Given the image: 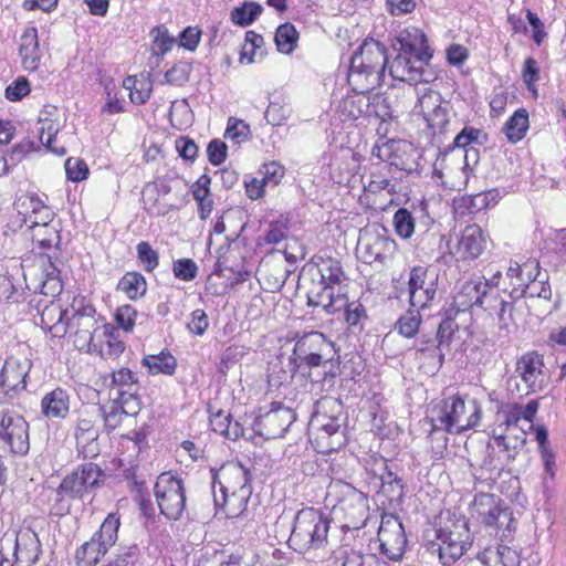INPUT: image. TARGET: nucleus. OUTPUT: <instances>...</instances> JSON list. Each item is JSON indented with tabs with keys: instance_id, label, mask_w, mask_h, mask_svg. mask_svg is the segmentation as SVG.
<instances>
[{
	"instance_id": "13d9d810",
	"label": "nucleus",
	"mask_w": 566,
	"mask_h": 566,
	"mask_svg": "<svg viewBox=\"0 0 566 566\" xmlns=\"http://www.w3.org/2000/svg\"><path fill=\"white\" fill-rule=\"evenodd\" d=\"M153 43L157 50V54H166L171 50L176 40L168 32V29L165 25L155 27L151 30Z\"/></svg>"
},
{
	"instance_id": "b1692460",
	"label": "nucleus",
	"mask_w": 566,
	"mask_h": 566,
	"mask_svg": "<svg viewBox=\"0 0 566 566\" xmlns=\"http://www.w3.org/2000/svg\"><path fill=\"white\" fill-rule=\"evenodd\" d=\"M380 548L391 559L402 556L407 544L402 523L394 516L384 517L378 530Z\"/></svg>"
},
{
	"instance_id": "49530a36",
	"label": "nucleus",
	"mask_w": 566,
	"mask_h": 566,
	"mask_svg": "<svg viewBox=\"0 0 566 566\" xmlns=\"http://www.w3.org/2000/svg\"><path fill=\"white\" fill-rule=\"evenodd\" d=\"M117 289L130 300H136L145 294L146 281L139 273H126L118 282Z\"/></svg>"
},
{
	"instance_id": "f03ea898",
	"label": "nucleus",
	"mask_w": 566,
	"mask_h": 566,
	"mask_svg": "<svg viewBox=\"0 0 566 566\" xmlns=\"http://www.w3.org/2000/svg\"><path fill=\"white\" fill-rule=\"evenodd\" d=\"M388 64L386 46L374 39H366L353 54L348 82L355 92L366 94L382 82Z\"/></svg>"
},
{
	"instance_id": "a19ab883",
	"label": "nucleus",
	"mask_w": 566,
	"mask_h": 566,
	"mask_svg": "<svg viewBox=\"0 0 566 566\" xmlns=\"http://www.w3.org/2000/svg\"><path fill=\"white\" fill-rule=\"evenodd\" d=\"M538 403L535 400L530 401L526 406L512 405L497 413L499 419L518 424L523 421L528 428L533 427L532 420L537 412Z\"/></svg>"
},
{
	"instance_id": "a18cd8bd",
	"label": "nucleus",
	"mask_w": 566,
	"mask_h": 566,
	"mask_svg": "<svg viewBox=\"0 0 566 566\" xmlns=\"http://www.w3.org/2000/svg\"><path fill=\"white\" fill-rule=\"evenodd\" d=\"M527 128V112L525 109H518L505 123L503 132L511 143H517L525 136Z\"/></svg>"
},
{
	"instance_id": "aec40b11",
	"label": "nucleus",
	"mask_w": 566,
	"mask_h": 566,
	"mask_svg": "<svg viewBox=\"0 0 566 566\" xmlns=\"http://www.w3.org/2000/svg\"><path fill=\"white\" fill-rule=\"evenodd\" d=\"M452 333V322H443L439 325L436 338L421 337L417 343L416 360L419 368L426 374H434L442 366L443 353L440 346L446 343V332Z\"/></svg>"
},
{
	"instance_id": "680f3d73",
	"label": "nucleus",
	"mask_w": 566,
	"mask_h": 566,
	"mask_svg": "<svg viewBox=\"0 0 566 566\" xmlns=\"http://www.w3.org/2000/svg\"><path fill=\"white\" fill-rule=\"evenodd\" d=\"M190 72V64L179 62L165 73V81L168 84L180 86L189 80Z\"/></svg>"
},
{
	"instance_id": "39448f33",
	"label": "nucleus",
	"mask_w": 566,
	"mask_h": 566,
	"mask_svg": "<svg viewBox=\"0 0 566 566\" xmlns=\"http://www.w3.org/2000/svg\"><path fill=\"white\" fill-rule=\"evenodd\" d=\"M482 409L475 399L460 396L449 397L432 410V427L455 434L475 428L481 420Z\"/></svg>"
},
{
	"instance_id": "69168bd1",
	"label": "nucleus",
	"mask_w": 566,
	"mask_h": 566,
	"mask_svg": "<svg viewBox=\"0 0 566 566\" xmlns=\"http://www.w3.org/2000/svg\"><path fill=\"white\" fill-rule=\"evenodd\" d=\"M287 224L285 221L277 220L273 221L269 226V230L264 235V241L268 244H279L287 237Z\"/></svg>"
},
{
	"instance_id": "473e14b6",
	"label": "nucleus",
	"mask_w": 566,
	"mask_h": 566,
	"mask_svg": "<svg viewBox=\"0 0 566 566\" xmlns=\"http://www.w3.org/2000/svg\"><path fill=\"white\" fill-rule=\"evenodd\" d=\"M70 403L69 392L57 387L42 398V413L49 419H64L69 415Z\"/></svg>"
},
{
	"instance_id": "ddd939ff",
	"label": "nucleus",
	"mask_w": 566,
	"mask_h": 566,
	"mask_svg": "<svg viewBox=\"0 0 566 566\" xmlns=\"http://www.w3.org/2000/svg\"><path fill=\"white\" fill-rule=\"evenodd\" d=\"M470 545V531L467 523L462 522L454 523L451 527L438 530L431 549L438 553L443 565H451L467 552Z\"/></svg>"
},
{
	"instance_id": "7c9ffc66",
	"label": "nucleus",
	"mask_w": 566,
	"mask_h": 566,
	"mask_svg": "<svg viewBox=\"0 0 566 566\" xmlns=\"http://www.w3.org/2000/svg\"><path fill=\"white\" fill-rule=\"evenodd\" d=\"M19 55L22 66L27 71H35L41 61V50L38 38V30L33 27L27 28L19 40Z\"/></svg>"
},
{
	"instance_id": "9d476101",
	"label": "nucleus",
	"mask_w": 566,
	"mask_h": 566,
	"mask_svg": "<svg viewBox=\"0 0 566 566\" xmlns=\"http://www.w3.org/2000/svg\"><path fill=\"white\" fill-rule=\"evenodd\" d=\"M470 153H463L461 149L444 150L433 164V177L446 188L452 190L465 188L470 176Z\"/></svg>"
},
{
	"instance_id": "79ce46f5",
	"label": "nucleus",
	"mask_w": 566,
	"mask_h": 566,
	"mask_svg": "<svg viewBox=\"0 0 566 566\" xmlns=\"http://www.w3.org/2000/svg\"><path fill=\"white\" fill-rule=\"evenodd\" d=\"M413 91L418 95L413 112L422 115L423 118L427 117V112L433 113L448 103L442 99L438 92L431 90L428 86L422 88H415Z\"/></svg>"
},
{
	"instance_id": "603ef678",
	"label": "nucleus",
	"mask_w": 566,
	"mask_h": 566,
	"mask_svg": "<svg viewBox=\"0 0 566 566\" xmlns=\"http://www.w3.org/2000/svg\"><path fill=\"white\" fill-rule=\"evenodd\" d=\"M450 113L451 107L449 103H447L433 113L427 112V117L423 119L433 134H443L450 122Z\"/></svg>"
},
{
	"instance_id": "20e7f679",
	"label": "nucleus",
	"mask_w": 566,
	"mask_h": 566,
	"mask_svg": "<svg viewBox=\"0 0 566 566\" xmlns=\"http://www.w3.org/2000/svg\"><path fill=\"white\" fill-rule=\"evenodd\" d=\"M331 518L322 511L306 507L294 517L289 546L303 555L314 556L328 545Z\"/></svg>"
},
{
	"instance_id": "6e6d98bb",
	"label": "nucleus",
	"mask_w": 566,
	"mask_h": 566,
	"mask_svg": "<svg viewBox=\"0 0 566 566\" xmlns=\"http://www.w3.org/2000/svg\"><path fill=\"white\" fill-rule=\"evenodd\" d=\"M33 241L43 249L51 248L60 239L59 232L51 223L30 229Z\"/></svg>"
},
{
	"instance_id": "3c124183",
	"label": "nucleus",
	"mask_w": 566,
	"mask_h": 566,
	"mask_svg": "<svg viewBox=\"0 0 566 566\" xmlns=\"http://www.w3.org/2000/svg\"><path fill=\"white\" fill-rule=\"evenodd\" d=\"M513 292L518 293L521 296H537L544 300H548L552 296L551 287L545 285L543 281H536L535 276H531L526 284L517 283V287H514Z\"/></svg>"
},
{
	"instance_id": "4d7b16f0",
	"label": "nucleus",
	"mask_w": 566,
	"mask_h": 566,
	"mask_svg": "<svg viewBox=\"0 0 566 566\" xmlns=\"http://www.w3.org/2000/svg\"><path fill=\"white\" fill-rule=\"evenodd\" d=\"M250 135V126L243 120L230 117L228 119L224 137L233 140L235 144H241L248 139Z\"/></svg>"
},
{
	"instance_id": "a878e982",
	"label": "nucleus",
	"mask_w": 566,
	"mask_h": 566,
	"mask_svg": "<svg viewBox=\"0 0 566 566\" xmlns=\"http://www.w3.org/2000/svg\"><path fill=\"white\" fill-rule=\"evenodd\" d=\"M219 484L220 492L252 489L249 470L240 462H229L220 468L213 481V490Z\"/></svg>"
},
{
	"instance_id": "9b49d317",
	"label": "nucleus",
	"mask_w": 566,
	"mask_h": 566,
	"mask_svg": "<svg viewBox=\"0 0 566 566\" xmlns=\"http://www.w3.org/2000/svg\"><path fill=\"white\" fill-rule=\"evenodd\" d=\"M120 525L119 517L109 513L102 523L99 531L76 551V562L80 566H94L116 543Z\"/></svg>"
},
{
	"instance_id": "052dcab7",
	"label": "nucleus",
	"mask_w": 566,
	"mask_h": 566,
	"mask_svg": "<svg viewBox=\"0 0 566 566\" xmlns=\"http://www.w3.org/2000/svg\"><path fill=\"white\" fill-rule=\"evenodd\" d=\"M136 250L138 259L143 263L145 271L151 272L158 265L159 255L157 251H155L146 241L139 242Z\"/></svg>"
},
{
	"instance_id": "5701e85b",
	"label": "nucleus",
	"mask_w": 566,
	"mask_h": 566,
	"mask_svg": "<svg viewBox=\"0 0 566 566\" xmlns=\"http://www.w3.org/2000/svg\"><path fill=\"white\" fill-rule=\"evenodd\" d=\"M102 475L103 471L97 464L85 463L64 478L60 485V492L71 497L82 496L84 492L99 484Z\"/></svg>"
},
{
	"instance_id": "1a4fd4ad",
	"label": "nucleus",
	"mask_w": 566,
	"mask_h": 566,
	"mask_svg": "<svg viewBox=\"0 0 566 566\" xmlns=\"http://www.w3.org/2000/svg\"><path fill=\"white\" fill-rule=\"evenodd\" d=\"M154 493L160 513L169 521H179L186 510V489L181 478L171 472L158 475Z\"/></svg>"
},
{
	"instance_id": "5fc2aeb1",
	"label": "nucleus",
	"mask_w": 566,
	"mask_h": 566,
	"mask_svg": "<svg viewBox=\"0 0 566 566\" xmlns=\"http://www.w3.org/2000/svg\"><path fill=\"white\" fill-rule=\"evenodd\" d=\"M261 11L262 7L258 3H244L242 7H238L232 10L231 20L238 25L247 27L254 21Z\"/></svg>"
},
{
	"instance_id": "4be33fe9",
	"label": "nucleus",
	"mask_w": 566,
	"mask_h": 566,
	"mask_svg": "<svg viewBox=\"0 0 566 566\" xmlns=\"http://www.w3.org/2000/svg\"><path fill=\"white\" fill-rule=\"evenodd\" d=\"M31 365L28 359L9 357L0 371V395L12 399L25 389V378Z\"/></svg>"
},
{
	"instance_id": "7ed1b4c3",
	"label": "nucleus",
	"mask_w": 566,
	"mask_h": 566,
	"mask_svg": "<svg viewBox=\"0 0 566 566\" xmlns=\"http://www.w3.org/2000/svg\"><path fill=\"white\" fill-rule=\"evenodd\" d=\"M316 271L318 282H313L307 291L308 304L322 307L327 314L340 312L346 305V275L338 261L322 260Z\"/></svg>"
},
{
	"instance_id": "0eeeda50",
	"label": "nucleus",
	"mask_w": 566,
	"mask_h": 566,
	"mask_svg": "<svg viewBox=\"0 0 566 566\" xmlns=\"http://www.w3.org/2000/svg\"><path fill=\"white\" fill-rule=\"evenodd\" d=\"M327 496L335 500L333 509L343 514L347 528L358 530L368 518V499L352 484L343 481L331 482Z\"/></svg>"
},
{
	"instance_id": "2f4dec72",
	"label": "nucleus",
	"mask_w": 566,
	"mask_h": 566,
	"mask_svg": "<svg viewBox=\"0 0 566 566\" xmlns=\"http://www.w3.org/2000/svg\"><path fill=\"white\" fill-rule=\"evenodd\" d=\"M421 219L422 220H418V224H416V217H413L409 210L400 208L394 216L396 233L402 239H409L415 233L416 227H418L419 231L429 232L430 227L434 224L433 220L423 213H421Z\"/></svg>"
},
{
	"instance_id": "6ab92c4d",
	"label": "nucleus",
	"mask_w": 566,
	"mask_h": 566,
	"mask_svg": "<svg viewBox=\"0 0 566 566\" xmlns=\"http://www.w3.org/2000/svg\"><path fill=\"white\" fill-rule=\"evenodd\" d=\"M295 419L292 408L274 402L269 411L255 419L253 430L265 439L282 438Z\"/></svg>"
},
{
	"instance_id": "4c0bfd02",
	"label": "nucleus",
	"mask_w": 566,
	"mask_h": 566,
	"mask_svg": "<svg viewBox=\"0 0 566 566\" xmlns=\"http://www.w3.org/2000/svg\"><path fill=\"white\" fill-rule=\"evenodd\" d=\"M40 553V543L34 533H25L17 537L14 555L18 563L31 566L36 562Z\"/></svg>"
},
{
	"instance_id": "58836bf2",
	"label": "nucleus",
	"mask_w": 566,
	"mask_h": 566,
	"mask_svg": "<svg viewBox=\"0 0 566 566\" xmlns=\"http://www.w3.org/2000/svg\"><path fill=\"white\" fill-rule=\"evenodd\" d=\"M96 339H98L96 350H91V353H97L103 358H116L124 350V343L113 334L112 328L107 325H103L99 334H96Z\"/></svg>"
},
{
	"instance_id": "bf43d9fd",
	"label": "nucleus",
	"mask_w": 566,
	"mask_h": 566,
	"mask_svg": "<svg viewBox=\"0 0 566 566\" xmlns=\"http://www.w3.org/2000/svg\"><path fill=\"white\" fill-rule=\"evenodd\" d=\"M174 275L182 281H192L198 273V266L191 259H179L172 264Z\"/></svg>"
},
{
	"instance_id": "e433bc0d",
	"label": "nucleus",
	"mask_w": 566,
	"mask_h": 566,
	"mask_svg": "<svg viewBox=\"0 0 566 566\" xmlns=\"http://www.w3.org/2000/svg\"><path fill=\"white\" fill-rule=\"evenodd\" d=\"M51 112L44 111L41 113L39 118V138L43 146H45L52 153L63 156L65 154L64 145H61L57 140V133L60 130V122L57 119L50 118Z\"/></svg>"
},
{
	"instance_id": "e2e57ef3",
	"label": "nucleus",
	"mask_w": 566,
	"mask_h": 566,
	"mask_svg": "<svg viewBox=\"0 0 566 566\" xmlns=\"http://www.w3.org/2000/svg\"><path fill=\"white\" fill-rule=\"evenodd\" d=\"M65 172L71 181L80 182L87 178L88 167L81 158H69L65 161Z\"/></svg>"
},
{
	"instance_id": "c03bdc74",
	"label": "nucleus",
	"mask_w": 566,
	"mask_h": 566,
	"mask_svg": "<svg viewBox=\"0 0 566 566\" xmlns=\"http://www.w3.org/2000/svg\"><path fill=\"white\" fill-rule=\"evenodd\" d=\"M143 364L153 375H172L177 367L176 358L167 352H161L158 355H148L143 358Z\"/></svg>"
},
{
	"instance_id": "f257e3e1",
	"label": "nucleus",
	"mask_w": 566,
	"mask_h": 566,
	"mask_svg": "<svg viewBox=\"0 0 566 566\" xmlns=\"http://www.w3.org/2000/svg\"><path fill=\"white\" fill-rule=\"evenodd\" d=\"M497 420L501 422L492 431V439L486 446V455L480 471L474 473L476 480H493L505 464L516 458L526 443L524 426L511 423L505 419Z\"/></svg>"
},
{
	"instance_id": "37998d69",
	"label": "nucleus",
	"mask_w": 566,
	"mask_h": 566,
	"mask_svg": "<svg viewBox=\"0 0 566 566\" xmlns=\"http://www.w3.org/2000/svg\"><path fill=\"white\" fill-rule=\"evenodd\" d=\"M373 554H361L347 545L333 551L332 559L336 566H367Z\"/></svg>"
},
{
	"instance_id": "dca6fc26",
	"label": "nucleus",
	"mask_w": 566,
	"mask_h": 566,
	"mask_svg": "<svg viewBox=\"0 0 566 566\" xmlns=\"http://www.w3.org/2000/svg\"><path fill=\"white\" fill-rule=\"evenodd\" d=\"M366 471L370 475V483L389 502H399L403 496L401 480L389 470L388 462L380 455H370L366 460Z\"/></svg>"
},
{
	"instance_id": "8fccbe9b",
	"label": "nucleus",
	"mask_w": 566,
	"mask_h": 566,
	"mask_svg": "<svg viewBox=\"0 0 566 566\" xmlns=\"http://www.w3.org/2000/svg\"><path fill=\"white\" fill-rule=\"evenodd\" d=\"M420 310L421 308L410 307L409 311L399 317L395 328L400 335L407 338H411L418 333L421 324V315L419 313Z\"/></svg>"
},
{
	"instance_id": "de8ad7c7",
	"label": "nucleus",
	"mask_w": 566,
	"mask_h": 566,
	"mask_svg": "<svg viewBox=\"0 0 566 566\" xmlns=\"http://www.w3.org/2000/svg\"><path fill=\"white\" fill-rule=\"evenodd\" d=\"M43 269L45 272L46 279L42 283L41 293L44 295H52L59 294L63 285L60 280V269L56 266L55 263L52 262L51 256H48L45 261H43Z\"/></svg>"
},
{
	"instance_id": "4468645a",
	"label": "nucleus",
	"mask_w": 566,
	"mask_h": 566,
	"mask_svg": "<svg viewBox=\"0 0 566 566\" xmlns=\"http://www.w3.org/2000/svg\"><path fill=\"white\" fill-rule=\"evenodd\" d=\"M103 325L95 317V310L91 305L76 308L73 305V314L67 317V332L73 336V344L78 350L91 353L96 350V334H99Z\"/></svg>"
},
{
	"instance_id": "f8f14e48",
	"label": "nucleus",
	"mask_w": 566,
	"mask_h": 566,
	"mask_svg": "<svg viewBox=\"0 0 566 566\" xmlns=\"http://www.w3.org/2000/svg\"><path fill=\"white\" fill-rule=\"evenodd\" d=\"M395 250L396 242L387 235L384 228L373 226L360 230L356 255L364 263L384 264Z\"/></svg>"
},
{
	"instance_id": "bb28decb",
	"label": "nucleus",
	"mask_w": 566,
	"mask_h": 566,
	"mask_svg": "<svg viewBox=\"0 0 566 566\" xmlns=\"http://www.w3.org/2000/svg\"><path fill=\"white\" fill-rule=\"evenodd\" d=\"M501 277V273H495L492 279L483 282L481 279H472L462 284L458 293L454 295V305L458 311H469L473 306H479L481 300H483L484 289H488L489 285L496 286L499 284V279Z\"/></svg>"
},
{
	"instance_id": "2eb2a0df",
	"label": "nucleus",
	"mask_w": 566,
	"mask_h": 566,
	"mask_svg": "<svg viewBox=\"0 0 566 566\" xmlns=\"http://www.w3.org/2000/svg\"><path fill=\"white\" fill-rule=\"evenodd\" d=\"M0 441L14 455L23 457L30 450L29 423L14 409L0 410Z\"/></svg>"
},
{
	"instance_id": "cd10ccee",
	"label": "nucleus",
	"mask_w": 566,
	"mask_h": 566,
	"mask_svg": "<svg viewBox=\"0 0 566 566\" xmlns=\"http://www.w3.org/2000/svg\"><path fill=\"white\" fill-rule=\"evenodd\" d=\"M19 214L28 229L49 224L53 221L54 212L35 197H27L18 202Z\"/></svg>"
},
{
	"instance_id": "393cba45",
	"label": "nucleus",
	"mask_w": 566,
	"mask_h": 566,
	"mask_svg": "<svg viewBox=\"0 0 566 566\" xmlns=\"http://www.w3.org/2000/svg\"><path fill=\"white\" fill-rule=\"evenodd\" d=\"M97 419L98 410L93 409L91 406L82 409L80 412L74 437L76 440L77 448L82 449L85 455H95L97 453Z\"/></svg>"
},
{
	"instance_id": "c756f323",
	"label": "nucleus",
	"mask_w": 566,
	"mask_h": 566,
	"mask_svg": "<svg viewBox=\"0 0 566 566\" xmlns=\"http://www.w3.org/2000/svg\"><path fill=\"white\" fill-rule=\"evenodd\" d=\"M486 248V238L478 224L464 228L457 245L462 259H476Z\"/></svg>"
},
{
	"instance_id": "ea45409f",
	"label": "nucleus",
	"mask_w": 566,
	"mask_h": 566,
	"mask_svg": "<svg viewBox=\"0 0 566 566\" xmlns=\"http://www.w3.org/2000/svg\"><path fill=\"white\" fill-rule=\"evenodd\" d=\"M210 426L217 433L224 436L230 440H237L243 436V427L238 421H232L231 415L223 410H218L210 416Z\"/></svg>"
},
{
	"instance_id": "412c9836",
	"label": "nucleus",
	"mask_w": 566,
	"mask_h": 566,
	"mask_svg": "<svg viewBox=\"0 0 566 566\" xmlns=\"http://www.w3.org/2000/svg\"><path fill=\"white\" fill-rule=\"evenodd\" d=\"M515 373L524 384L526 394L542 391L549 382L543 356L536 352L526 353L518 358Z\"/></svg>"
},
{
	"instance_id": "f3484780",
	"label": "nucleus",
	"mask_w": 566,
	"mask_h": 566,
	"mask_svg": "<svg viewBox=\"0 0 566 566\" xmlns=\"http://www.w3.org/2000/svg\"><path fill=\"white\" fill-rule=\"evenodd\" d=\"M428 61H419L412 53L399 50L394 61L389 64V74L394 80L413 84H429L437 78L433 71L426 69L423 65Z\"/></svg>"
},
{
	"instance_id": "864d4df0",
	"label": "nucleus",
	"mask_w": 566,
	"mask_h": 566,
	"mask_svg": "<svg viewBox=\"0 0 566 566\" xmlns=\"http://www.w3.org/2000/svg\"><path fill=\"white\" fill-rule=\"evenodd\" d=\"M91 407L93 409L98 410V418L103 417L105 426L108 429H115L116 427H118L123 416H125V413L120 410L118 403L112 399L105 405Z\"/></svg>"
},
{
	"instance_id": "c9c22d12",
	"label": "nucleus",
	"mask_w": 566,
	"mask_h": 566,
	"mask_svg": "<svg viewBox=\"0 0 566 566\" xmlns=\"http://www.w3.org/2000/svg\"><path fill=\"white\" fill-rule=\"evenodd\" d=\"M220 493L221 499L218 497L216 490L213 491L214 502L222 505V510L228 518H237L247 511L248 503L252 494V489Z\"/></svg>"
},
{
	"instance_id": "774afa93",
	"label": "nucleus",
	"mask_w": 566,
	"mask_h": 566,
	"mask_svg": "<svg viewBox=\"0 0 566 566\" xmlns=\"http://www.w3.org/2000/svg\"><path fill=\"white\" fill-rule=\"evenodd\" d=\"M201 39V30L197 27H187L179 35L180 46L188 51H195Z\"/></svg>"
},
{
	"instance_id": "423d86ee",
	"label": "nucleus",
	"mask_w": 566,
	"mask_h": 566,
	"mask_svg": "<svg viewBox=\"0 0 566 566\" xmlns=\"http://www.w3.org/2000/svg\"><path fill=\"white\" fill-rule=\"evenodd\" d=\"M346 420L342 401L323 397L316 402L310 427L319 433V438L328 439L329 449L335 450L345 443Z\"/></svg>"
},
{
	"instance_id": "a211bd4d",
	"label": "nucleus",
	"mask_w": 566,
	"mask_h": 566,
	"mask_svg": "<svg viewBox=\"0 0 566 566\" xmlns=\"http://www.w3.org/2000/svg\"><path fill=\"white\" fill-rule=\"evenodd\" d=\"M438 274L423 266L411 269L408 281L410 307L429 308L437 295Z\"/></svg>"
},
{
	"instance_id": "0e129e2a",
	"label": "nucleus",
	"mask_w": 566,
	"mask_h": 566,
	"mask_svg": "<svg viewBox=\"0 0 566 566\" xmlns=\"http://www.w3.org/2000/svg\"><path fill=\"white\" fill-rule=\"evenodd\" d=\"M481 135L482 132L480 129L465 127L455 136L453 140L454 147L452 149H461L464 151L469 147H472V143H478Z\"/></svg>"
},
{
	"instance_id": "c85d7f7f",
	"label": "nucleus",
	"mask_w": 566,
	"mask_h": 566,
	"mask_svg": "<svg viewBox=\"0 0 566 566\" xmlns=\"http://www.w3.org/2000/svg\"><path fill=\"white\" fill-rule=\"evenodd\" d=\"M66 312L54 302L44 305L34 316V323L43 329L49 331L53 337H63L67 333Z\"/></svg>"
},
{
	"instance_id": "f704fd0d",
	"label": "nucleus",
	"mask_w": 566,
	"mask_h": 566,
	"mask_svg": "<svg viewBox=\"0 0 566 566\" xmlns=\"http://www.w3.org/2000/svg\"><path fill=\"white\" fill-rule=\"evenodd\" d=\"M473 511L485 525H497L501 516L509 517L506 510H502L495 496L489 493H480L474 497Z\"/></svg>"
},
{
	"instance_id": "338daca9",
	"label": "nucleus",
	"mask_w": 566,
	"mask_h": 566,
	"mask_svg": "<svg viewBox=\"0 0 566 566\" xmlns=\"http://www.w3.org/2000/svg\"><path fill=\"white\" fill-rule=\"evenodd\" d=\"M227 145L220 139H213L208 144L207 154L209 161L214 165H221L227 158Z\"/></svg>"
},
{
	"instance_id": "09e8293b",
	"label": "nucleus",
	"mask_w": 566,
	"mask_h": 566,
	"mask_svg": "<svg viewBox=\"0 0 566 566\" xmlns=\"http://www.w3.org/2000/svg\"><path fill=\"white\" fill-rule=\"evenodd\" d=\"M274 39L277 50L281 53L290 54L296 46L298 33L293 24L284 23L276 29Z\"/></svg>"
},
{
	"instance_id": "72a5a7b5",
	"label": "nucleus",
	"mask_w": 566,
	"mask_h": 566,
	"mask_svg": "<svg viewBox=\"0 0 566 566\" xmlns=\"http://www.w3.org/2000/svg\"><path fill=\"white\" fill-rule=\"evenodd\" d=\"M398 42L400 44L399 50L415 54L416 57H419V61H429L432 57V53L427 45L426 35L418 28L405 30L399 35Z\"/></svg>"
},
{
	"instance_id": "6e6552de",
	"label": "nucleus",
	"mask_w": 566,
	"mask_h": 566,
	"mask_svg": "<svg viewBox=\"0 0 566 566\" xmlns=\"http://www.w3.org/2000/svg\"><path fill=\"white\" fill-rule=\"evenodd\" d=\"M336 357L337 352L334 343L319 332H311L296 339L291 363H294L296 368L302 366L310 368L325 367Z\"/></svg>"
}]
</instances>
